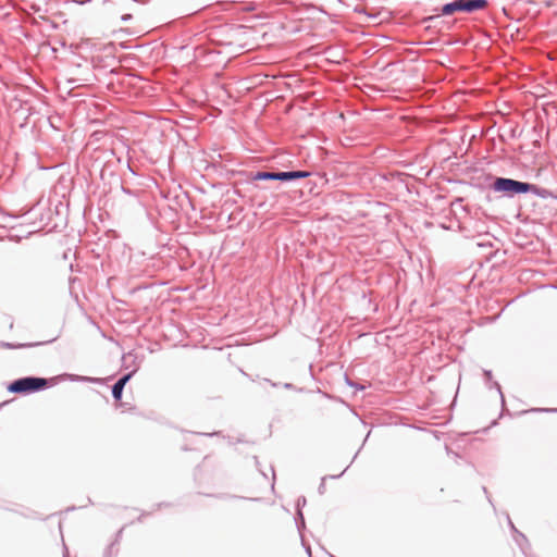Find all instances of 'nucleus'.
Instances as JSON below:
<instances>
[{
    "label": "nucleus",
    "mask_w": 557,
    "mask_h": 557,
    "mask_svg": "<svg viewBox=\"0 0 557 557\" xmlns=\"http://www.w3.org/2000/svg\"><path fill=\"white\" fill-rule=\"evenodd\" d=\"M48 386V380L42 377H22L9 385L11 393L25 394L44 389Z\"/></svg>",
    "instance_id": "nucleus-1"
},
{
    "label": "nucleus",
    "mask_w": 557,
    "mask_h": 557,
    "mask_svg": "<svg viewBox=\"0 0 557 557\" xmlns=\"http://www.w3.org/2000/svg\"><path fill=\"white\" fill-rule=\"evenodd\" d=\"M486 0H456L442 8L443 15H451L455 12H474L486 8Z\"/></svg>",
    "instance_id": "nucleus-2"
},
{
    "label": "nucleus",
    "mask_w": 557,
    "mask_h": 557,
    "mask_svg": "<svg viewBox=\"0 0 557 557\" xmlns=\"http://www.w3.org/2000/svg\"><path fill=\"white\" fill-rule=\"evenodd\" d=\"M494 189L497 191L508 194H524L529 191H534L536 187L534 185L513 181L510 178H497L494 182Z\"/></svg>",
    "instance_id": "nucleus-3"
},
{
    "label": "nucleus",
    "mask_w": 557,
    "mask_h": 557,
    "mask_svg": "<svg viewBox=\"0 0 557 557\" xmlns=\"http://www.w3.org/2000/svg\"><path fill=\"white\" fill-rule=\"evenodd\" d=\"M310 175L306 171H292V172H257L253 176V181L262 180H278V181H292L298 178H305Z\"/></svg>",
    "instance_id": "nucleus-4"
},
{
    "label": "nucleus",
    "mask_w": 557,
    "mask_h": 557,
    "mask_svg": "<svg viewBox=\"0 0 557 557\" xmlns=\"http://www.w3.org/2000/svg\"><path fill=\"white\" fill-rule=\"evenodd\" d=\"M132 374H126L124 375L123 377H121L114 385H113V388H112V394H113V397L116 399V400H120L121 397H122V392H123V388L125 386V384L127 383V381L129 380Z\"/></svg>",
    "instance_id": "nucleus-5"
},
{
    "label": "nucleus",
    "mask_w": 557,
    "mask_h": 557,
    "mask_svg": "<svg viewBox=\"0 0 557 557\" xmlns=\"http://www.w3.org/2000/svg\"><path fill=\"white\" fill-rule=\"evenodd\" d=\"M1 346L4 347V348H10V349L11 348H17V346L12 345L10 343H3ZM18 347H22V345H18Z\"/></svg>",
    "instance_id": "nucleus-6"
}]
</instances>
